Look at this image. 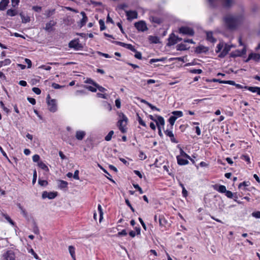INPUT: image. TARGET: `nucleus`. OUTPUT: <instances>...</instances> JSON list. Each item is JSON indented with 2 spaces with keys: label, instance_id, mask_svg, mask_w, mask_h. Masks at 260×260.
I'll return each mask as SVG.
<instances>
[{
  "label": "nucleus",
  "instance_id": "1",
  "mask_svg": "<svg viewBox=\"0 0 260 260\" xmlns=\"http://www.w3.org/2000/svg\"><path fill=\"white\" fill-rule=\"evenodd\" d=\"M244 20V17L242 15L236 16H227L224 17V21L226 26L229 29H235L241 24Z\"/></svg>",
  "mask_w": 260,
  "mask_h": 260
},
{
  "label": "nucleus",
  "instance_id": "2",
  "mask_svg": "<svg viewBox=\"0 0 260 260\" xmlns=\"http://www.w3.org/2000/svg\"><path fill=\"white\" fill-rule=\"evenodd\" d=\"M118 119L117 122V126L120 131L125 134L127 131V125L128 123V118L122 112H117Z\"/></svg>",
  "mask_w": 260,
  "mask_h": 260
},
{
  "label": "nucleus",
  "instance_id": "3",
  "mask_svg": "<svg viewBox=\"0 0 260 260\" xmlns=\"http://www.w3.org/2000/svg\"><path fill=\"white\" fill-rule=\"evenodd\" d=\"M211 7H215L219 0H208ZM221 2L223 7L230 8L233 6L235 3L234 0H219Z\"/></svg>",
  "mask_w": 260,
  "mask_h": 260
},
{
  "label": "nucleus",
  "instance_id": "4",
  "mask_svg": "<svg viewBox=\"0 0 260 260\" xmlns=\"http://www.w3.org/2000/svg\"><path fill=\"white\" fill-rule=\"evenodd\" d=\"M50 96L48 94L47 96V101L48 109L50 112H55L57 110V104L55 99L50 100Z\"/></svg>",
  "mask_w": 260,
  "mask_h": 260
},
{
  "label": "nucleus",
  "instance_id": "5",
  "mask_svg": "<svg viewBox=\"0 0 260 260\" xmlns=\"http://www.w3.org/2000/svg\"><path fill=\"white\" fill-rule=\"evenodd\" d=\"M179 32L183 35L193 36L194 34L193 29L188 26H182L179 29Z\"/></svg>",
  "mask_w": 260,
  "mask_h": 260
},
{
  "label": "nucleus",
  "instance_id": "6",
  "mask_svg": "<svg viewBox=\"0 0 260 260\" xmlns=\"http://www.w3.org/2000/svg\"><path fill=\"white\" fill-rule=\"evenodd\" d=\"M135 27L141 31H145L148 29L146 23L143 21H140L135 23Z\"/></svg>",
  "mask_w": 260,
  "mask_h": 260
},
{
  "label": "nucleus",
  "instance_id": "7",
  "mask_svg": "<svg viewBox=\"0 0 260 260\" xmlns=\"http://www.w3.org/2000/svg\"><path fill=\"white\" fill-rule=\"evenodd\" d=\"M246 49L245 47H244L241 50H236L234 51H233L230 54V57L235 58L238 56H241L246 54Z\"/></svg>",
  "mask_w": 260,
  "mask_h": 260
},
{
  "label": "nucleus",
  "instance_id": "8",
  "mask_svg": "<svg viewBox=\"0 0 260 260\" xmlns=\"http://www.w3.org/2000/svg\"><path fill=\"white\" fill-rule=\"evenodd\" d=\"M232 46L228 44H225L223 49L218 55V57L220 58H223L225 57L229 52L231 49Z\"/></svg>",
  "mask_w": 260,
  "mask_h": 260
},
{
  "label": "nucleus",
  "instance_id": "9",
  "mask_svg": "<svg viewBox=\"0 0 260 260\" xmlns=\"http://www.w3.org/2000/svg\"><path fill=\"white\" fill-rule=\"evenodd\" d=\"M177 43V36H176L174 34H171L170 35L169 38H168V43H167V45L168 46H171Z\"/></svg>",
  "mask_w": 260,
  "mask_h": 260
},
{
  "label": "nucleus",
  "instance_id": "10",
  "mask_svg": "<svg viewBox=\"0 0 260 260\" xmlns=\"http://www.w3.org/2000/svg\"><path fill=\"white\" fill-rule=\"evenodd\" d=\"M126 15L128 20L136 19L138 17V13L136 11H127Z\"/></svg>",
  "mask_w": 260,
  "mask_h": 260
},
{
  "label": "nucleus",
  "instance_id": "11",
  "mask_svg": "<svg viewBox=\"0 0 260 260\" xmlns=\"http://www.w3.org/2000/svg\"><path fill=\"white\" fill-rule=\"evenodd\" d=\"M57 196V192H47L45 191L43 192L42 197L43 199L48 198L49 199H53Z\"/></svg>",
  "mask_w": 260,
  "mask_h": 260
},
{
  "label": "nucleus",
  "instance_id": "12",
  "mask_svg": "<svg viewBox=\"0 0 260 260\" xmlns=\"http://www.w3.org/2000/svg\"><path fill=\"white\" fill-rule=\"evenodd\" d=\"M4 257L6 260H14L15 259V254L12 250L8 251L3 255Z\"/></svg>",
  "mask_w": 260,
  "mask_h": 260
},
{
  "label": "nucleus",
  "instance_id": "13",
  "mask_svg": "<svg viewBox=\"0 0 260 260\" xmlns=\"http://www.w3.org/2000/svg\"><path fill=\"white\" fill-rule=\"evenodd\" d=\"M166 136L169 137L171 139V141L172 143H178V141L174 138V135L171 130L166 129L164 131Z\"/></svg>",
  "mask_w": 260,
  "mask_h": 260
},
{
  "label": "nucleus",
  "instance_id": "14",
  "mask_svg": "<svg viewBox=\"0 0 260 260\" xmlns=\"http://www.w3.org/2000/svg\"><path fill=\"white\" fill-rule=\"evenodd\" d=\"M250 59H253L256 61H258L260 60V54L257 53H251L249 54L246 62H248Z\"/></svg>",
  "mask_w": 260,
  "mask_h": 260
},
{
  "label": "nucleus",
  "instance_id": "15",
  "mask_svg": "<svg viewBox=\"0 0 260 260\" xmlns=\"http://www.w3.org/2000/svg\"><path fill=\"white\" fill-rule=\"evenodd\" d=\"M149 20L151 22L156 23L157 24H160L162 22V19L160 17L152 15H151L149 17Z\"/></svg>",
  "mask_w": 260,
  "mask_h": 260
},
{
  "label": "nucleus",
  "instance_id": "16",
  "mask_svg": "<svg viewBox=\"0 0 260 260\" xmlns=\"http://www.w3.org/2000/svg\"><path fill=\"white\" fill-rule=\"evenodd\" d=\"M80 14L82 16V18L80 20V27H82L83 26H84L86 24V23L87 21L88 18H87V17L86 16V14L84 12L82 11L80 13Z\"/></svg>",
  "mask_w": 260,
  "mask_h": 260
},
{
  "label": "nucleus",
  "instance_id": "17",
  "mask_svg": "<svg viewBox=\"0 0 260 260\" xmlns=\"http://www.w3.org/2000/svg\"><path fill=\"white\" fill-rule=\"evenodd\" d=\"M176 158L178 164L180 166L186 165L189 163L187 159L182 158L180 156H177Z\"/></svg>",
  "mask_w": 260,
  "mask_h": 260
},
{
  "label": "nucleus",
  "instance_id": "18",
  "mask_svg": "<svg viewBox=\"0 0 260 260\" xmlns=\"http://www.w3.org/2000/svg\"><path fill=\"white\" fill-rule=\"evenodd\" d=\"M214 188L220 193H225L226 190V187L223 185H215Z\"/></svg>",
  "mask_w": 260,
  "mask_h": 260
},
{
  "label": "nucleus",
  "instance_id": "19",
  "mask_svg": "<svg viewBox=\"0 0 260 260\" xmlns=\"http://www.w3.org/2000/svg\"><path fill=\"white\" fill-rule=\"evenodd\" d=\"M156 117H157V120L156 119V121H155L156 122L157 127H158V125H161L162 126L165 125V120L164 118L159 115H156Z\"/></svg>",
  "mask_w": 260,
  "mask_h": 260
},
{
  "label": "nucleus",
  "instance_id": "20",
  "mask_svg": "<svg viewBox=\"0 0 260 260\" xmlns=\"http://www.w3.org/2000/svg\"><path fill=\"white\" fill-rule=\"evenodd\" d=\"M177 147L179 148L180 150V157H183L186 158H188L191 161H193V159L190 157L189 155H188L186 152H185L180 147V145H177Z\"/></svg>",
  "mask_w": 260,
  "mask_h": 260
},
{
  "label": "nucleus",
  "instance_id": "21",
  "mask_svg": "<svg viewBox=\"0 0 260 260\" xmlns=\"http://www.w3.org/2000/svg\"><path fill=\"white\" fill-rule=\"evenodd\" d=\"M158 221H159V226L161 228L165 227L166 223H167V220L165 219L164 215H159Z\"/></svg>",
  "mask_w": 260,
  "mask_h": 260
},
{
  "label": "nucleus",
  "instance_id": "22",
  "mask_svg": "<svg viewBox=\"0 0 260 260\" xmlns=\"http://www.w3.org/2000/svg\"><path fill=\"white\" fill-rule=\"evenodd\" d=\"M244 88L247 89V90L252 92H256L257 94L260 90V87L257 86L252 87L245 86H244Z\"/></svg>",
  "mask_w": 260,
  "mask_h": 260
},
{
  "label": "nucleus",
  "instance_id": "23",
  "mask_svg": "<svg viewBox=\"0 0 260 260\" xmlns=\"http://www.w3.org/2000/svg\"><path fill=\"white\" fill-rule=\"evenodd\" d=\"M115 44H118L122 47H124L130 50H131L132 49H133L134 46H133L132 44H126L123 42H118V41H115Z\"/></svg>",
  "mask_w": 260,
  "mask_h": 260
},
{
  "label": "nucleus",
  "instance_id": "24",
  "mask_svg": "<svg viewBox=\"0 0 260 260\" xmlns=\"http://www.w3.org/2000/svg\"><path fill=\"white\" fill-rule=\"evenodd\" d=\"M208 51L207 48L205 47L204 46L200 45L196 47V52L197 53H201L203 52H206Z\"/></svg>",
  "mask_w": 260,
  "mask_h": 260
},
{
  "label": "nucleus",
  "instance_id": "25",
  "mask_svg": "<svg viewBox=\"0 0 260 260\" xmlns=\"http://www.w3.org/2000/svg\"><path fill=\"white\" fill-rule=\"evenodd\" d=\"M85 136V133L84 131H77L76 134V138L79 140H82Z\"/></svg>",
  "mask_w": 260,
  "mask_h": 260
},
{
  "label": "nucleus",
  "instance_id": "26",
  "mask_svg": "<svg viewBox=\"0 0 260 260\" xmlns=\"http://www.w3.org/2000/svg\"><path fill=\"white\" fill-rule=\"evenodd\" d=\"M189 48V47H187L186 46V45L183 44V43L178 44L176 46V49H177V50H178V51H184V50H188Z\"/></svg>",
  "mask_w": 260,
  "mask_h": 260
},
{
  "label": "nucleus",
  "instance_id": "27",
  "mask_svg": "<svg viewBox=\"0 0 260 260\" xmlns=\"http://www.w3.org/2000/svg\"><path fill=\"white\" fill-rule=\"evenodd\" d=\"M55 23H56L53 20L50 21L49 22L46 23L45 28V30L50 31L52 30V27L55 25Z\"/></svg>",
  "mask_w": 260,
  "mask_h": 260
},
{
  "label": "nucleus",
  "instance_id": "28",
  "mask_svg": "<svg viewBox=\"0 0 260 260\" xmlns=\"http://www.w3.org/2000/svg\"><path fill=\"white\" fill-rule=\"evenodd\" d=\"M206 38L207 40L211 43H214L216 41V40L213 38L212 32H207Z\"/></svg>",
  "mask_w": 260,
  "mask_h": 260
},
{
  "label": "nucleus",
  "instance_id": "29",
  "mask_svg": "<svg viewBox=\"0 0 260 260\" xmlns=\"http://www.w3.org/2000/svg\"><path fill=\"white\" fill-rule=\"evenodd\" d=\"M9 3V0H2L0 2V10L3 11L5 10Z\"/></svg>",
  "mask_w": 260,
  "mask_h": 260
},
{
  "label": "nucleus",
  "instance_id": "30",
  "mask_svg": "<svg viewBox=\"0 0 260 260\" xmlns=\"http://www.w3.org/2000/svg\"><path fill=\"white\" fill-rule=\"evenodd\" d=\"M69 46L70 48L78 49L80 47V44L76 41H72L70 42Z\"/></svg>",
  "mask_w": 260,
  "mask_h": 260
},
{
  "label": "nucleus",
  "instance_id": "31",
  "mask_svg": "<svg viewBox=\"0 0 260 260\" xmlns=\"http://www.w3.org/2000/svg\"><path fill=\"white\" fill-rule=\"evenodd\" d=\"M58 187L60 188V189L66 188L68 187V183L67 182L61 180H58Z\"/></svg>",
  "mask_w": 260,
  "mask_h": 260
},
{
  "label": "nucleus",
  "instance_id": "32",
  "mask_svg": "<svg viewBox=\"0 0 260 260\" xmlns=\"http://www.w3.org/2000/svg\"><path fill=\"white\" fill-rule=\"evenodd\" d=\"M18 14V12L16 10L9 9L7 11V14L10 16H14Z\"/></svg>",
  "mask_w": 260,
  "mask_h": 260
},
{
  "label": "nucleus",
  "instance_id": "33",
  "mask_svg": "<svg viewBox=\"0 0 260 260\" xmlns=\"http://www.w3.org/2000/svg\"><path fill=\"white\" fill-rule=\"evenodd\" d=\"M69 251L72 257L74 260H75V248L73 246H69Z\"/></svg>",
  "mask_w": 260,
  "mask_h": 260
},
{
  "label": "nucleus",
  "instance_id": "34",
  "mask_svg": "<svg viewBox=\"0 0 260 260\" xmlns=\"http://www.w3.org/2000/svg\"><path fill=\"white\" fill-rule=\"evenodd\" d=\"M173 116L176 117V119L183 116V113L181 111H174L172 112Z\"/></svg>",
  "mask_w": 260,
  "mask_h": 260
},
{
  "label": "nucleus",
  "instance_id": "35",
  "mask_svg": "<svg viewBox=\"0 0 260 260\" xmlns=\"http://www.w3.org/2000/svg\"><path fill=\"white\" fill-rule=\"evenodd\" d=\"M176 117H174L173 115L171 116L168 119V121L171 124V129L173 128V126L174 125L175 121L176 120Z\"/></svg>",
  "mask_w": 260,
  "mask_h": 260
},
{
  "label": "nucleus",
  "instance_id": "36",
  "mask_svg": "<svg viewBox=\"0 0 260 260\" xmlns=\"http://www.w3.org/2000/svg\"><path fill=\"white\" fill-rule=\"evenodd\" d=\"M38 166L41 168L42 169L48 172L49 169L48 167L42 161H40L38 162Z\"/></svg>",
  "mask_w": 260,
  "mask_h": 260
},
{
  "label": "nucleus",
  "instance_id": "37",
  "mask_svg": "<svg viewBox=\"0 0 260 260\" xmlns=\"http://www.w3.org/2000/svg\"><path fill=\"white\" fill-rule=\"evenodd\" d=\"M165 60H166V58L164 57H162L160 58H152L149 60V63L150 64H152L153 63L157 62L158 61H164Z\"/></svg>",
  "mask_w": 260,
  "mask_h": 260
},
{
  "label": "nucleus",
  "instance_id": "38",
  "mask_svg": "<svg viewBox=\"0 0 260 260\" xmlns=\"http://www.w3.org/2000/svg\"><path fill=\"white\" fill-rule=\"evenodd\" d=\"M20 16L21 18V19H22V23H27V22H29L30 21V18L28 16H24L22 13H20Z\"/></svg>",
  "mask_w": 260,
  "mask_h": 260
},
{
  "label": "nucleus",
  "instance_id": "39",
  "mask_svg": "<svg viewBox=\"0 0 260 260\" xmlns=\"http://www.w3.org/2000/svg\"><path fill=\"white\" fill-rule=\"evenodd\" d=\"M98 212L100 214L99 221H100V222H101L103 219V212L102 211V206L100 204L98 205Z\"/></svg>",
  "mask_w": 260,
  "mask_h": 260
},
{
  "label": "nucleus",
  "instance_id": "40",
  "mask_svg": "<svg viewBox=\"0 0 260 260\" xmlns=\"http://www.w3.org/2000/svg\"><path fill=\"white\" fill-rule=\"evenodd\" d=\"M11 63V60L10 59H6L4 61L0 62V68L3 66H7Z\"/></svg>",
  "mask_w": 260,
  "mask_h": 260
},
{
  "label": "nucleus",
  "instance_id": "41",
  "mask_svg": "<svg viewBox=\"0 0 260 260\" xmlns=\"http://www.w3.org/2000/svg\"><path fill=\"white\" fill-rule=\"evenodd\" d=\"M17 206H18V208L20 209V210H21V212L22 214L24 217H26L27 216V213L26 212V211L25 210V209H24L21 206L20 204H18Z\"/></svg>",
  "mask_w": 260,
  "mask_h": 260
},
{
  "label": "nucleus",
  "instance_id": "42",
  "mask_svg": "<svg viewBox=\"0 0 260 260\" xmlns=\"http://www.w3.org/2000/svg\"><path fill=\"white\" fill-rule=\"evenodd\" d=\"M189 72L191 73H192V74H201L203 72V71L201 69H193L189 70Z\"/></svg>",
  "mask_w": 260,
  "mask_h": 260
},
{
  "label": "nucleus",
  "instance_id": "43",
  "mask_svg": "<svg viewBox=\"0 0 260 260\" xmlns=\"http://www.w3.org/2000/svg\"><path fill=\"white\" fill-rule=\"evenodd\" d=\"M150 40L151 42L155 44L159 42V38L157 37L150 36Z\"/></svg>",
  "mask_w": 260,
  "mask_h": 260
},
{
  "label": "nucleus",
  "instance_id": "44",
  "mask_svg": "<svg viewBox=\"0 0 260 260\" xmlns=\"http://www.w3.org/2000/svg\"><path fill=\"white\" fill-rule=\"evenodd\" d=\"M114 134V131H111L109 134L106 136L105 137V140L108 141H110L111 138H112V137L113 136Z\"/></svg>",
  "mask_w": 260,
  "mask_h": 260
},
{
  "label": "nucleus",
  "instance_id": "45",
  "mask_svg": "<svg viewBox=\"0 0 260 260\" xmlns=\"http://www.w3.org/2000/svg\"><path fill=\"white\" fill-rule=\"evenodd\" d=\"M223 47V45L222 43H219L217 45L216 49L215 50V52L216 53H218V52H220L221 51V50L222 49Z\"/></svg>",
  "mask_w": 260,
  "mask_h": 260
},
{
  "label": "nucleus",
  "instance_id": "46",
  "mask_svg": "<svg viewBox=\"0 0 260 260\" xmlns=\"http://www.w3.org/2000/svg\"><path fill=\"white\" fill-rule=\"evenodd\" d=\"M93 85L96 87L99 91L102 92H104L105 91V90H106V89L104 87H103L102 86H101L100 85H99L98 84H96V83H93Z\"/></svg>",
  "mask_w": 260,
  "mask_h": 260
},
{
  "label": "nucleus",
  "instance_id": "47",
  "mask_svg": "<svg viewBox=\"0 0 260 260\" xmlns=\"http://www.w3.org/2000/svg\"><path fill=\"white\" fill-rule=\"evenodd\" d=\"M39 184L42 186H45L48 184V182L46 180L39 179Z\"/></svg>",
  "mask_w": 260,
  "mask_h": 260
},
{
  "label": "nucleus",
  "instance_id": "48",
  "mask_svg": "<svg viewBox=\"0 0 260 260\" xmlns=\"http://www.w3.org/2000/svg\"><path fill=\"white\" fill-rule=\"evenodd\" d=\"M225 196L228 198H230V199L233 198L234 194L231 191L226 190V191L225 192Z\"/></svg>",
  "mask_w": 260,
  "mask_h": 260
},
{
  "label": "nucleus",
  "instance_id": "49",
  "mask_svg": "<svg viewBox=\"0 0 260 260\" xmlns=\"http://www.w3.org/2000/svg\"><path fill=\"white\" fill-rule=\"evenodd\" d=\"M252 216L256 218H260V211H255L252 213Z\"/></svg>",
  "mask_w": 260,
  "mask_h": 260
},
{
  "label": "nucleus",
  "instance_id": "50",
  "mask_svg": "<svg viewBox=\"0 0 260 260\" xmlns=\"http://www.w3.org/2000/svg\"><path fill=\"white\" fill-rule=\"evenodd\" d=\"M241 158L243 160H244L246 161H247L248 163H250V157H249V156L248 155H243L241 156Z\"/></svg>",
  "mask_w": 260,
  "mask_h": 260
},
{
  "label": "nucleus",
  "instance_id": "51",
  "mask_svg": "<svg viewBox=\"0 0 260 260\" xmlns=\"http://www.w3.org/2000/svg\"><path fill=\"white\" fill-rule=\"evenodd\" d=\"M138 121L139 122V123L143 126H146V125L145 122L142 119V118L138 115Z\"/></svg>",
  "mask_w": 260,
  "mask_h": 260
},
{
  "label": "nucleus",
  "instance_id": "52",
  "mask_svg": "<svg viewBox=\"0 0 260 260\" xmlns=\"http://www.w3.org/2000/svg\"><path fill=\"white\" fill-rule=\"evenodd\" d=\"M134 56H135V58H136L137 59H141L142 58L141 53L140 52L138 51H137L135 52Z\"/></svg>",
  "mask_w": 260,
  "mask_h": 260
},
{
  "label": "nucleus",
  "instance_id": "53",
  "mask_svg": "<svg viewBox=\"0 0 260 260\" xmlns=\"http://www.w3.org/2000/svg\"><path fill=\"white\" fill-rule=\"evenodd\" d=\"M115 105L117 108L121 107V101L120 99H117L115 101Z\"/></svg>",
  "mask_w": 260,
  "mask_h": 260
},
{
  "label": "nucleus",
  "instance_id": "54",
  "mask_svg": "<svg viewBox=\"0 0 260 260\" xmlns=\"http://www.w3.org/2000/svg\"><path fill=\"white\" fill-rule=\"evenodd\" d=\"M125 203L130 208V209L132 210V211L134 212H135V209L132 207L130 202L129 201V200L128 199H125Z\"/></svg>",
  "mask_w": 260,
  "mask_h": 260
},
{
  "label": "nucleus",
  "instance_id": "55",
  "mask_svg": "<svg viewBox=\"0 0 260 260\" xmlns=\"http://www.w3.org/2000/svg\"><path fill=\"white\" fill-rule=\"evenodd\" d=\"M139 156L140 159H141V160H144L147 157L146 155L142 151H140V154H139Z\"/></svg>",
  "mask_w": 260,
  "mask_h": 260
},
{
  "label": "nucleus",
  "instance_id": "56",
  "mask_svg": "<svg viewBox=\"0 0 260 260\" xmlns=\"http://www.w3.org/2000/svg\"><path fill=\"white\" fill-rule=\"evenodd\" d=\"M0 105H1V107H2V108L3 109V110L6 113H8L10 112L9 110L7 107H6L5 106L4 104L3 103V102L2 101L0 102Z\"/></svg>",
  "mask_w": 260,
  "mask_h": 260
},
{
  "label": "nucleus",
  "instance_id": "57",
  "mask_svg": "<svg viewBox=\"0 0 260 260\" xmlns=\"http://www.w3.org/2000/svg\"><path fill=\"white\" fill-rule=\"evenodd\" d=\"M99 24L100 25V29L101 30H103L105 29V23L104 21H103L102 20H100L99 21Z\"/></svg>",
  "mask_w": 260,
  "mask_h": 260
},
{
  "label": "nucleus",
  "instance_id": "58",
  "mask_svg": "<svg viewBox=\"0 0 260 260\" xmlns=\"http://www.w3.org/2000/svg\"><path fill=\"white\" fill-rule=\"evenodd\" d=\"M133 186L135 188L137 189L138 190L140 194H142L143 193L142 188L140 187V186L138 184H133Z\"/></svg>",
  "mask_w": 260,
  "mask_h": 260
},
{
  "label": "nucleus",
  "instance_id": "59",
  "mask_svg": "<svg viewBox=\"0 0 260 260\" xmlns=\"http://www.w3.org/2000/svg\"><path fill=\"white\" fill-rule=\"evenodd\" d=\"M79 172L77 170L75 171L74 175H73V178L75 179L79 180Z\"/></svg>",
  "mask_w": 260,
  "mask_h": 260
},
{
  "label": "nucleus",
  "instance_id": "60",
  "mask_svg": "<svg viewBox=\"0 0 260 260\" xmlns=\"http://www.w3.org/2000/svg\"><path fill=\"white\" fill-rule=\"evenodd\" d=\"M32 90L37 94H40L41 92V90L38 87H33Z\"/></svg>",
  "mask_w": 260,
  "mask_h": 260
},
{
  "label": "nucleus",
  "instance_id": "61",
  "mask_svg": "<svg viewBox=\"0 0 260 260\" xmlns=\"http://www.w3.org/2000/svg\"><path fill=\"white\" fill-rule=\"evenodd\" d=\"M127 7V6L125 4H122L118 5L117 7V9L124 10L125 8Z\"/></svg>",
  "mask_w": 260,
  "mask_h": 260
},
{
  "label": "nucleus",
  "instance_id": "62",
  "mask_svg": "<svg viewBox=\"0 0 260 260\" xmlns=\"http://www.w3.org/2000/svg\"><path fill=\"white\" fill-rule=\"evenodd\" d=\"M149 108H150L152 110H156L157 111H160V109L156 107L153 106L151 103H149V104L148 106Z\"/></svg>",
  "mask_w": 260,
  "mask_h": 260
},
{
  "label": "nucleus",
  "instance_id": "63",
  "mask_svg": "<svg viewBox=\"0 0 260 260\" xmlns=\"http://www.w3.org/2000/svg\"><path fill=\"white\" fill-rule=\"evenodd\" d=\"M40 156L38 154H35L32 156V160L34 162H38L40 160Z\"/></svg>",
  "mask_w": 260,
  "mask_h": 260
},
{
  "label": "nucleus",
  "instance_id": "64",
  "mask_svg": "<svg viewBox=\"0 0 260 260\" xmlns=\"http://www.w3.org/2000/svg\"><path fill=\"white\" fill-rule=\"evenodd\" d=\"M37 172L36 170H35L34 171V173H33V178H32V184H34L36 182V180H37Z\"/></svg>",
  "mask_w": 260,
  "mask_h": 260
}]
</instances>
